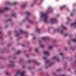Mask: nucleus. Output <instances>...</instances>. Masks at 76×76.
Here are the masks:
<instances>
[{"instance_id": "obj_52", "label": "nucleus", "mask_w": 76, "mask_h": 76, "mask_svg": "<svg viewBox=\"0 0 76 76\" xmlns=\"http://www.w3.org/2000/svg\"><path fill=\"white\" fill-rule=\"evenodd\" d=\"M72 14H73V13H72L71 14V16H73Z\"/></svg>"}, {"instance_id": "obj_17", "label": "nucleus", "mask_w": 76, "mask_h": 76, "mask_svg": "<svg viewBox=\"0 0 76 76\" xmlns=\"http://www.w3.org/2000/svg\"><path fill=\"white\" fill-rule=\"evenodd\" d=\"M26 4L23 5L22 6V8H25V7H26Z\"/></svg>"}, {"instance_id": "obj_62", "label": "nucleus", "mask_w": 76, "mask_h": 76, "mask_svg": "<svg viewBox=\"0 0 76 76\" xmlns=\"http://www.w3.org/2000/svg\"><path fill=\"white\" fill-rule=\"evenodd\" d=\"M17 40L18 41V40H19V39H17Z\"/></svg>"}, {"instance_id": "obj_25", "label": "nucleus", "mask_w": 76, "mask_h": 76, "mask_svg": "<svg viewBox=\"0 0 76 76\" xmlns=\"http://www.w3.org/2000/svg\"><path fill=\"white\" fill-rule=\"evenodd\" d=\"M62 27L64 29H66L65 27H64V26H63V25H62Z\"/></svg>"}, {"instance_id": "obj_49", "label": "nucleus", "mask_w": 76, "mask_h": 76, "mask_svg": "<svg viewBox=\"0 0 76 76\" xmlns=\"http://www.w3.org/2000/svg\"><path fill=\"white\" fill-rule=\"evenodd\" d=\"M67 35V34H66L65 35V37H66Z\"/></svg>"}, {"instance_id": "obj_63", "label": "nucleus", "mask_w": 76, "mask_h": 76, "mask_svg": "<svg viewBox=\"0 0 76 76\" xmlns=\"http://www.w3.org/2000/svg\"><path fill=\"white\" fill-rule=\"evenodd\" d=\"M75 62L76 63V60L75 61Z\"/></svg>"}, {"instance_id": "obj_1", "label": "nucleus", "mask_w": 76, "mask_h": 76, "mask_svg": "<svg viewBox=\"0 0 76 76\" xmlns=\"http://www.w3.org/2000/svg\"><path fill=\"white\" fill-rule=\"evenodd\" d=\"M41 14L42 15L41 16V18H44L43 20L44 22H45V23H47L48 22V20L47 19V14L46 13L43 14L42 12H41Z\"/></svg>"}, {"instance_id": "obj_8", "label": "nucleus", "mask_w": 76, "mask_h": 76, "mask_svg": "<svg viewBox=\"0 0 76 76\" xmlns=\"http://www.w3.org/2000/svg\"><path fill=\"white\" fill-rule=\"evenodd\" d=\"M60 28H58V29H56L54 31V32H60Z\"/></svg>"}, {"instance_id": "obj_47", "label": "nucleus", "mask_w": 76, "mask_h": 76, "mask_svg": "<svg viewBox=\"0 0 76 76\" xmlns=\"http://www.w3.org/2000/svg\"><path fill=\"white\" fill-rule=\"evenodd\" d=\"M65 50H67V48H65Z\"/></svg>"}, {"instance_id": "obj_32", "label": "nucleus", "mask_w": 76, "mask_h": 76, "mask_svg": "<svg viewBox=\"0 0 76 76\" xmlns=\"http://www.w3.org/2000/svg\"><path fill=\"white\" fill-rule=\"evenodd\" d=\"M29 23H33V22H32V21H31L30 20H29Z\"/></svg>"}, {"instance_id": "obj_23", "label": "nucleus", "mask_w": 76, "mask_h": 76, "mask_svg": "<svg viewBox=\"0 0 76 76\" xmlns=\"http://www.w3.org/2000/svg\"><path fill=\"white\" fill-rule=\"evenodd\" d=\"M52 73L53 75H54V76H57V75H56V74H55V73L54 72H53Z\"/></svg>"}, {"instance_id": "obj_55", "label": "nucleus", "mask_w": 76, "mask_h": 76, "mask_svg": "<svg viewBox=\"0 0 76 76\" xmlns=\"http://www.w3.org/2000/svg\"><path fill=\"white\" fill-rule=\"evenodd\" d=\"M27 28H29V26H27Z\"/></svg>"}, {"instance_id": "obj_12", "label": "nucleus", "mask_w": 76, "mask_h": 76, "mask_svg": "<svg viewBox=\"0 0 76 76\" xmlns=\"http://www.w3.org/2000/svg\"><path fill=\"white\" fill-rule=\"evenodd\" d=\"M39 42L40 43V46L42 48H44V45H42V44H41V41H40L39 40Z\"/></svg>"}, {"instance_id": "obj_4", "label": "nucleus", "mask_w": 76, "mask_h": 76, "mask_svg": "<svg viewBox=\"0 0 76 76\" xmlns=\"http://www.w3.org/2000/svg\"><path fill=\"white\" fill-rule=\"evenodd\" d=\"M31 62H34V63H35V64H37L38 65H39V64H40L37 61L35 60H33L32 61L31 60H29L28 61V63H31Z\"/></svg>"}, {"instance_id": "obj_16", "label": "nucleus", "mask_w": 76, "mask_h": 76, "mask_svg": "<svg viewBox=\"0 0 76 76\" xmlns=\"http://www.w3.org/2000/svg\"><path fill=\"white\" fill-rule=\"evenodd\" d=\"M16 13H14L13 15H11V16H14L15 18H16L17 16H16Z\"/></svg>"}, {"instance_id": "obj_54", "label": "nucleus", "mask_w": 76, "mask_h": 76, "mask_svg": "<svg viewBox=\"0 0 76 76\" xmlns=\"http://www.w3.org/2000/svg\"><path fill=\"white\" fill-rule=\"evenodd\" d=\"M28 69L29 70H31V68H28Z\"/></svg>"}, {"instance_id": "obj_13", "label": "nucleus", "mask_w": 76, "mask_h": 76, "mask_svg": "<svg viewBox=\"0 0 76 76\" xmlns=\"http://www.w3.org/2000/svg\"><path fill=\"white\" fill-rule=\"evenodd\" d=\"M42 39L43 40H46V39H49V37H42Z\"/></svg>"}, {"instance_id": "obj_5", "label": "nucleus", "mask_w": 76, "mask_h": 76, "mask_svg": "<svg viewBox=\"0 0 76 76\" xmlns=\"http://www.w3.org/2000/svg\"><path fill=\"white\" fill-rule=\"evenodd\" d=\"M10 62L11 64V65H8L9 67H13L14 66V62L12 61H10Z\"/></svg>"}, {"instance_id": "obj_24", "label": "nucleus", "mask_w": 76, "mask_h": 76, "mask_svg": "<svg viewBox=\"0 0 76 76\" xmlns=\"http://www.w3.org/2000/svg\"><path fill=\"white\" fill-rule=\"evenodd\" d=\"M57 71L58 72H61V69H57Z\"/></svg>"}, {"instance_id": "obj_40", "label": "nucleus", "mask_w": 76, "mask_h": 76, "mask_svg": "<svg viewBox=\"0 0 76 76\" xmlns=\"http://www.w3.org/2000/svg\"><path fill=\"white\" fill-rule=\"evenodd\" d=\"M60 76H65V74H64L63 75H61Z\"/></svg>"}, {"instance_id": "obj_6", "label": "nucleus", "mask_w": 76, "mask_h": 76, "mask_svg": "<svg viewBox=\"0 0 76 76\" xmlns=\"http://www.w3.org/2000/svg\"><path fill=\"white\" fill-rule=\"evenodd\" d=\"M52 58L54 60H56L58 62H60V60L59 59V58H57L56 56H54Z\"/></svg>"}, {"instance_id": "obj_57", "label": "nucleus", "mask_w": 76, "mask_h": 76, "mask_svg": "<svg viewBox=\"0 0 76 76\" xmlns=\"http://www.w3.org/2000/svg\"><path fill=\"white\" fill-rule=\"evenodd\" d=\"M33 39H35V37H34L33 38Z\"/></svg>"}, {"instance_id": "obj_39", "label": "nucleus", "mask_w": 76, "mask_h": 76, "mask_svg": "<svg viewBox=\"0 0 76 76\" xmlns=\"http://www.w3.org/2000/svg\"><path fill=\"white\" fill-rule=\"evenodd\" d=\"M6 75H9V73L7 72H6Z\"/></svg>"}, {"instance_id": "obj_58", "label": "nucleus", "mask_w": 76, "mask_h": 76, "mask_svg": "<svg viewBox=\"0 0 76 76\" xmlns=\"http://www.w3.org/2000/svg\"><path fill=\"white\" fill-rule=\"evenodd\" d=\"M14 59H16V58L14 57Z\"/></svg>"}, {"instance_id": "obj_35", "label": "nucleus", "mask_w": 76, "mask_h": 76, "mask_svg": "<svg viewBox=\"0 0 76 76\" xmlns=\"http://www.w3.org/2000/svg\"><path fill=\"white\" fill-rule=\"evenodd\" d=\"M67 19L68 20H69V21H70V19H69V17L67 18Z\"/></svg>"}, {"instance_id": "obj_2", "label": "nucleus", "mask_w": 76, "mask_h": 76, "mask_svg": "<svg viewBox=\"0 0 76 76\" xmlns=\"http://www.w3.org/2000/svg\"><path fill=\"white\" fill-rule=\"evenodd\" d=\"M25 73H26L25 71H23V72H22V71H21L18 70L15 76H18V75H21V76H25Z\"/></svg>"}, {"instance_id": "obj_61", "label": "nucleus", "mask_w": 76, "mask_h": 76, "mask_svg": "<svg viewBox=\"0 0 76 76\" xmlns=\"http://www.w3.org/2000/svg\"><path fill=\"white\" fill-rule=\"evenodd\" d=\"M68 24V23H66V24L67 25Z\"/></svg>"}, {"instance_id": "obj_18", "label": "nucleus", "mask_w": 76, "mask_h": 76, "mask_svg": "<svg viewBox=\"0 0 76 76\" xmlns=\"http://www.w3.org/2000/svg\"><path fill=\"white\" fill-rule=\"evenodd\" d=\"M53 12V10H50V12L48 11H46V13H48L52 12Z\"/></svg>"}, {"instance_id": "obj_37", "label": "nucleus", "mask_w": 76, "mask_h": 76, "mask_svg": "<svg viewBox=\"0 0 76 76\" xmlns=\"http://www.w3.org/2000/svg\"><path fill=\"white\" fill-rule=\"evenodd\" d=\"M5 10H8V9H9V8H8L7 7H5Z\"/></svg>"}, {"instance_id": "obj_9", "label": "nucleus", "mask_w": 76, "mask_h": 76, "mask_svg": "<svg viewBox=\"0 0 76 76\" xmlns=\"http://www.w3.org/2000/svg\"><path fill=\"white\" fill-rule=\"evenodd\" d=\"M74 26L75 28H76V20L75 21V23H72L71 25V26Z\"/></svg>"}, {"instance_id": "obj_20", "label": "nucleus", "mask_w": 76, "mask_h": 76, "mask_svg": "<svg viewBox=\"0 0 76 76\" xmlns=\"http://www.w3.org/2000/svg\"><path fill=\"white\" fill-rule=\"evenodd\" d=\"M26 14L28 15H31V13L28 12H26Z\"/></svg>"}, {"instance_id": "obj_26", "label": "nucleus", "mask_w": 76, "mask_h": 76, "mask_svg": "<svg viewBox=\"0 0 76 76\" xmlns=\"http://www.w3.org/2000/svg\"><path fill=\"white\" fill-rule=\"evenodd\" d=\"M18 4V3H17V2H15V3H14L12 4V5H16V4Z\"/></svg>"}, {"instance_id": "obj_41", "label": "nucleus", "mask_w": 76, "mask_h": 76, "mask_svg": "<svg viewBox=\"0 0 76 76\" xmlns=\"http://www.w3.org/2000/svg\"><path fill=\"white\" fill-rule=\"evenodd\" d=\"M52 65H53V63L51 64H50L49 65V66H51Z\"/></svg>"}, {"instance_id": "obj_42", "label": "nucleus", "mask_w": 76, "mask_h": 76, "mask_svg": "<svg viewBox=\"0 0 76 76\" xmlns=\"http://www.w3.org/2000/svg\"><path fill=\"white\" fill-rule=\"evenodd\" d=\"M28 17H27L26 18V19L28 20Z\"/></svg>"}, {"instance_id": "obj_33", "label": "nucleus", "mask_w": 76, "mask_h": 76, "mask_svg": "<svg viewBox=\"0 0 76 76\" xmlns=\"http://www.w3.org/2000/svg\"><path fill=\"white\" fill-rule=\"evenodd\" d=\"M22 46L23 47H26V45L25 44H23L22 45Z\"/></svg>"}, {"instance_id": "obj_51", "label": "nucleus", "mask_w": 76, "mask_h": 76, "mask_svg": "<svg viewBox=\"0 0 76 76\" xmlns=\"http://www.w3.org/2000/svg\"><path fill=\"white\" fill-rule=\"evenodd\" d=\"M23 22H25V20H23Z\"/></svg>"}, {"instance_id": "obj_15", "label": "nucleus", "mask_w": 76, "mask_h": 76, "mask_svg": "<svg viewBox=\"0 0 76 76\" xmlns=\"http://www.w3.org/2000/svg\"><path fill=\"white\" fill-rule=\"evenodd\" d=\"M44 54H47V55L48 56H49V53L48 52L46 51L44 53Z\"/></svg>"}, {"instance_id": "obj_45", "label": "nucleus", "mask_w": 76, "mask_h": 76, "mask_svg": "<svg viewBox=\"0 0 76 76\" xmlns=\"http://www.w3.org/2000/svg\"><path fill=\"white\" fill-rule=\"evenodd\" d=\"M11 45V44H10L8 45V47H10Z\"/></svg>"}, {"instance_id": "obj_7", "label": "nucleus", "mask_w": 76, "mask_h": 76, "mask_svg": "<svg viewBox=\"0 0 76 76\" xmlns=\"http://www.w3.org/2000/svg\"><path fill=\"white\" fill-rule=\"evenodd\" d=\"M15 32L16 33V34L15 35L16 37H19L20 36V33L19 34L18 31H15Z\"/></svg>"}, {"instance_id": "obj_28", "label": "nucleus", "mask_w": 76, "mask_h": 76, "mask_svg": "<svg viewBox=\"0 0 76 76\" xmlns=\"http://www.w3.org/2000/svg\"><path fill=\"white\" fill-rule=\"evenodd\" d=\"M36 31H38V32H39L40 31V29L37 28L36 29Z\"/></svg>"}, {"instance_id": "obj_21", "label": "nucleus", "mask_w": 76, "mask_h": 76, "mask_svg": "<svg viewBox=\"0 0 76 76\" xmlns=\"http://www.w3.org/2000/svg\"><path fill=\"white\" fill-rule=\"evenodd\" d=\"M65 6H63L61 8L60 10H62L63 9H64V8H65Z\"/></svg>"}, {"instance_id": "obj_30", "label": "nucleus", "mask_w": 76, "mask_h": 76, "mask_svg": "<svg viewBox=\"0 0 76 76\" xmlns=\"http://www.w3.org/2000/svg\"><path fill=\"white\" fill-rule=\"evenodd\" d=\"M35 51H36V52H38V48H36L35 49Z\"/></svg>"}, {"instance_id": "obj_53", "label": "nucleus", "mask_w": 76, "mask_h": 76, "mask_svg": "<svg viewBox=\"0 0 76 76\" xmlns=\"http://www.w3.org/2000/svg\"><path fill=\"white\" fill-rule=\"evenodd\" d=\"M7 27H8V26H5V28H7Z\"/></svg>"}, {"instance_id": "obj_14", "label": "nucleus", "mask_w": 76, "mask_h": 76, "mask_svg": "<svg viewBox=\"0 0 76 76\" xmlns=\"http://www.w3.org/2000/svg\"><path fill=\"white\" fill-rule=\"evenodd\" d=\"M70 40H69L68 44H69V46L71 47L70 48H72V45H71V44H70Z\"/></svg>"}, {"instance_id": "obj_34", "label": "nucleus", "mask_w": 76, "mask_h": 76, "mask_svg": "<svg viewBox=\"0 0 76 76\" xmlns=\"http://www.w3.org/2000/svg\"><path fill=\"white\" fill-rule=\"evenodd\" d=\"M44 60H47V57H44Z\"/></svg>"}, {"instance_id": "obj_64", "label": "nucleus", "mask_w": 76, "mask_h": 76, "mask_svg": "<svg viewBox=\"0 0 76 76\" xmlns=\"http://www.w3.org/2000/svg\"><path fill=\"white\" fill-rule=\"evenodd\" d=\"M75 72L76 73V71H75Z\"/></svg>"}, {"instance_id": "obj_59", "label": "nucleus", "mask_w": 76, "mask_h": 76, "mask_svg": "<svg viewBox=\"0 0 76 76\" xmlns=\"http://www.w3.org/2000/svg\"><path fill=\"white\" fill-rule=\"evenodd\" d=\"M68 58H69V57L66 58V59H68Z\"/></svg>"}, {"instance_id": "obj_31", "label": "nucleus", "mask_w": 76, "mask_h": 76, "mask_svg": "<svg viewBox=\"0 0 76 76\" xmlns=\"http://www.w3.org/2000/svg\"><path fill=\"white\" fill-rule=\"evenodd\" d=\"M20 53V51H19L16 54H19Z\"/></svg>"}, {"instance_id": "obj_11", "label": "nucleus", "mask_w": 76, "mask_h": 76, "mask_svg": "<svg viewBox=\"0 0 76 76\" xmlns=\"http://www.w3.org/2000/svg\"><path fill=\"white\" fill-rule=\"evenodd\" d=\"M50 63L51 62H50V61H46L45 62V64L46 65H47V64H50Z\"/></svg>"}, {"instance_id": "obj_38", "label": "nucleus", "mask_w": 76, "mask_h": 76, "mask_svg": "<svg viewBox=\"0 0 76 76\" xmlns=\"http://www.w3.org/2000/svg\"><path fill=\"white\" fill-rule=\"evenodd\" d=\"M60 55H61V56H62L63 54V53H60Z\"/></svg>"}, {"instance_id": "obj_29", "label": "nucleus", "mask_w": 76, "mask_h": 76, "mask_svg": "<svg viewBox=\"0 0 76 76\" xmlns=\"http://www.w3.org/2000/svg\"><path fill=\"white\" fill-rule=\"evenodd\" d=\"M23 61V59H20V60L19 63H21V62H22V61Z\"/></svg>"}, {"instance_id": "obj_27", "label": "nucleus", "mask_w": 76, "mask_h": 76, "mask_svg": "<svg viewBox=\"0 0 76 76\" xmlns=\"http://www.w3.org/2000/svg\"><path fill=\"white\" fill-rule=\"evenodd\" d=\"M9 20L10 21H11V22L12 21V20H11L10 19L7 21H6L5 20V22H8V21H9Z\"/></svg>"}, {"instance_id": "obj_10", "label": "nucleus", "mask_w": 76, "mask_h": 76, "mask_svg": "<svg viewBox=\"0 0 76 76\" xmlns=\"http://www.w3.org/2000/svg\"><path fill=\"white\" fill-rule=\"evenodd\" d=\"M20 31L21 34H24V33H25V34H27V32H25L23 31H22V30L21 29L20 30Z\"/></svg>"}, {"instance_id": "obj_3", "label": "nucleus", "mask_w": 76, "mask_h": 76, "mask_svg": "<svg viewBox=\"0 0 76 76\" xmlns=\"http://www.w3.org/2000/svg\"><path fill=\"white\" fill-rule=\"evenodd\" d=\"M50 20L51 22V23L52 24L53 23H57V19L56 18H53L51 19Z\"/></svg>"}, {"instance_id": "obj_22", "label": "nucleus", "mask_w": 76, "mask_h": 76, "mask_svg": "<svg viewBox=\"0 0 76 76\" xmlns=\"http://www.w3.org/2000/svg\"><path fill=\"white\" fill-rule=\"evenodd\" d=\"M53 46H49V47L48 48V49H52V48H53Z\"/></svg>"}, {"instance_id": "obj_44", "label": "nucleus", "mask_w": 76, "mask_h": 76, "mask_svg": "<svg viewBox=\"0 0 76 76\" xmlns=\"http://www.w3.org/2000/svg\"><path fill=\"white\" fill-rule=\"evenodd\" d=\"M29 54H28V55H26V57H29Z\"/></svg>"}, {"instance_id": "obj_36", "label": "nucleus", "mask_w": 76, "mask_h": 76, "mask_svg": "<svg viewBox=\"0 0 76 76\" xmlns=\"http://www.w3.org/2000/svg\"><path fill=\"white\" fill-rule=\"evenodd\" d=\"M63 32H64V31H63V30H62L61 31V33L63 34Z\"/></svg>"}, {"instance_id": "obj_19", "label": "nucleus", "mask_w": 76, "mask_h": 76, "mask_svg": "<svg viewBox=\"0 0 76 76\" xmlns=\"http://www.w3.org/2000/svg\"><path fill=\"white\" fill-rule=\"evenodd\" d=\"M4 12V10L3 9H0V13H1L2 12Z\"/></svg>"}, {"instance_id": "obj_50", "label": "nucleus", "mask_w": 76, "mask_h": 76, "mask_svg": "<svg viewBox=\"0 0 76 76\" xmlns=\"http://www.w3.org/2000/svg\"><path fill=\"white\" fill-rule=\"evenodd\" d=\"M74 6H76V4H73Z\"/></svg>"}, {"instance_id": "obj_43", "label": "nucleus", "mask_w": 76, "mask_h": 76, "mask_svg": "<svg viewBox=\"0 0 76 76\" xmlns=\"http://www.w3.org/2000/svg\"><path fill=\"white\" fill-rule=\"evenodd\" d=\"M7 3H8V4H11V3H10V2H8Z\"/></svg>"}, {"instance_id": "obj_56", "label": "nucleus", "mask_w": 76, "mask_h": 76, "mask_svg": "<svg viewBox=\"0 0 76 76\" xmlns=\"http://www.w3.org/2000/svg\"><path fill=\"white\" fill-rule=\"evenodd\" d=\"M31 35L32 36H34V34H31Z\"/></svg>"}, {"instance_id": "obj_46", "label": "nucleus", "mask_w": 76, "mask_h": 76, "mask_svg": "<svg viewBox=\"0 0 76 76\" xmlns=\"http://www.w3.org/2000/svg\"><path fill=\"white\" fill-rule=\"evenodd\" d=\"M0 34H1V35H2V34H1V32L0 31Z\"/></svg>"}, {"instance_id": "obj_60", "label": "nucleus", "mask_w": 76, "mask_h": 76, "mask_svg": "<svg viewBox=\"0 0 76 76\" xmlns=\"http://www.w3.org/2000/svg\"><path fill=\"white\" fill-rule=\"evenodd\" d=\"M23 68H24V67H25V66H23Z\"/></svg>"}, {"instance_id": "obj_48", "label": "nucleus", "mask_w": 76, "mask_h": 76, "mask_svg": "<svg viewBox=\"0 0 76 76\" xmlns=\"http://www.w3.org/2000/svg\"><path fill=\"white\" fill-rule=\"evenodd\" d=\"M0 39H1V40H2V37H0Z\"/></svg>"}]
</instances>
